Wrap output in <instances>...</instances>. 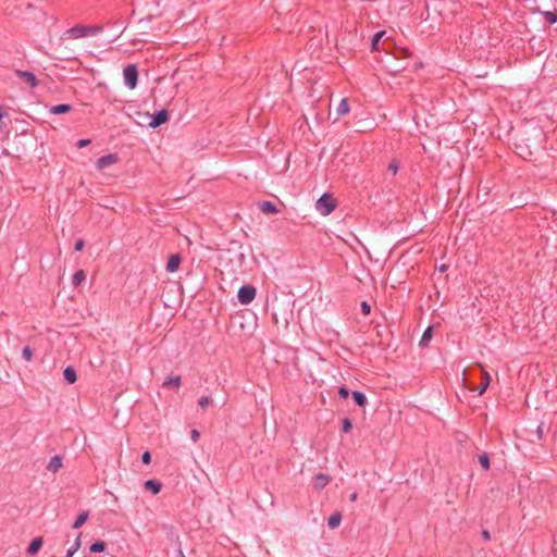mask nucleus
Wrapping results in <instances>:
<instances>
[{
    "label": "nucleus",
    "instance_id": "7",
    "mask_svg": "<svg viewBox=\"0 0 557 557\" xmlns=\"http://www.w3.org/2000/svg\"><path fill=\"white\" fill-rule=\"evenodd\" d=\"M385 30L376 32L371 38V51L386 50V47H391L389 38H386L382 42V38L385 36Z\"/></svg>",
    "mask_w": 557,
    "mask_h": 557
},
{
    "label": "nucleus",
    "instance_id": "33",
    "mask_svg": "<svg viewBox=\"0 0 557 557\" xmlns=\"http://www.w3.org/2000/svg\"><path fill=\"white\" fill-rule=\"evenodd\" d=\"M212 404V398L209 397V396H201L198 400V405L202 408V409H206L208 406H210Z\"/></svg>",
    "mask_w": 557,
    "mask_h": 557
},
{
    "label": "nucleus",
    "instance_id": "44",
    "mask_svg": "<svg viewBox=\"0 0 557 557\" xmlns=\"http://www.w3.org/2000/svg\"><path fill=\"white\" fill-rule=\"evenodd\" d=\"M7 115V112L4 111L3 107L0 106V120Z\"/></svg>",
    "mask_w": 557,
    "mask_h": 557
},
{
    "label": "nucleus",
    "instance_id": "37",
    "mask_svg": "<svg viewBox=\"0 0 557 557\" xmlns=\"http://www.w3.org/2000/svg\"><path fill=\"white\" fill-rule=\"evenodd\" d=\"M82 545V533L79 532L76 536L74 544L72 545L73 550L77 552Z\"/></svg>",
    "mask_w": 557,
    "mask_h": 557
},
{
    "label": "nucleus",
    "instance_id": "4",
    "mask_svg": "<svg viewBox=\"0 0 557 557\" xmlns=\"http://www.w3.org/2000/svg\"><path fill=\"white\" fill-rule=\"evenodd\" d=\"M337 206L336 199L329 193H324L315 203L317 210L323 214L329 215L334 211Z\"/></svg>",
    "mask_w": 557,
    "mask_h": 557
},
{
    "label": "nucleus",
    "instance_id": "39",
    "mask_svg": "<svg viewBox=\"0 0 557 557\" xmlns=\"http://www.w3.org/2000/svg\"><path fill=\"white\" fill-rule=\"evenodd\" d=\"M91 143L90 139L86 138V139H79L77 143H76V147L77 148H85L87 147L89 144Z\"/></svg>",
    "mask_w": 557,
    "mask_h": 557
},
{
    "label": "nucleus",
    "instance_id": "24",
    "mask_svg": "<svg viewBox=\"0 0 557 557\" xmlns=\"http://www.w3.org/2000/svg\"><path fill=\"white\" fill-rule=\"evenodd\" d=\"M89 517V511L85 510V511H82L75 519L74 523L72 524V528L73 529H79L81 527H83L87 519Z\"/></svg>",
    "mask_w": 557,
    "mask_h": 557
},
{
    "label": "nucleus",
    "instance_id": "5",
    "mask_svg": "<svg viewBox=\"0 0 557 557\" xmlns=\"http://www.w3.org/2000/svg\"><path fill=\"white\" fill-rule=\"evenodd\" d=\"M138 67L136 64H128L123 70L124 83L129 89H135L138 84Z\"/></svg>",
    "mask_w": 557,
    "mask_h": 557
},
{
    "label": "nucleus",
    "instance_id": "14",
    "mask_svg": "<svg viewBox=\"0 0 557 557\" xmlns=\"http://www.w3.org/2000/svg\"><path fill=\"white\" fill-rule=\"evenodd\" d=\"M62 465H63L62 456L55 455V456L50 458V461L47 465L46 469L48 471H51V472L55 473V472H58L62 468Z\"/></svg>",
    "mask_w": 557,
    "mask_h": 557
},
{
    "label": "nucleus",
    "instance_id": "40",
    "mask_svg": "<svg viewBox=\"0 0 557 557\" xmlns=\"http://www.w3.org/2000/svg\"><path fill=\"white\" fill-rule=\"evenodd\" d=\"M190 437H191L193 442L196 443L199 440V437H200V432L198 430H196V429H193L190 431Z\"/></svg>",
    "mask_w": 557,
    "mask_h": 557
},
{
    "label": "nucleus",
    "instance_id": "2",
    "mask_svg": "<svg viewBox=\"0 0 557 557\" xmlns=\"http://www.w3.org/2000/svg\"><path fill=\"white\" fill-rule=\"evenodd\" d=\"M293 318V310L289 304H277L273 306L272 321L277 327L287 329L289 320Z\"/></svg>",
    "mask_w": 557,
    "mask_h": 557
},
{
    "label": "nucleus",
    "instance_id": "13",
    "mask_svg": "<svg viewBox=\"0 0 557 557\" xmlns=\"http://www.w3.org/2000/svg\"><path fill=\"white\" fill-rule=\"evenodd\" d=\"M42 545H44L42 536H36L30 541V543L26 549V553L29 556H35L41 549Z\"/></svg>",
    "mask_w": 557,
    "mask_h": 557
},
{
    "label": "nucleus",
    "instance_id": "22",
    "mask_svg": "<svg viewBox=\"0 0 557 557\" xmlns=\"http://www.w3.org/2000/svg\"><path fill=\"white\" fill-rule=\"evenodd\" d=\"M341 521H342V513L339 511H336V512L332 513L330 516V518L327 519V527L332 530L336 529L341 524Z\"/></svg>",
    "mask_w": 557,
    "mask_h": 557
},
{
    "label": "nucleus",
    "instance_id": "32",
    "mask_svg": "<svg viewBox=\"0 0 557 557\" xmlns=\"http://www.w3.org/2000/svg\"><path fill=\"white\" fill-rule=\"evenodd\" d=\"M352 429V422L349 418H344L342 420V432L348 433Z\"/></svg>",
    "mask_w": 557,
    "mask_h": 557
},
{
    "label": "nucleus",
    "instance_id": "21",
    "mask_svg": "<svg viewBox=\"0 0 557 557\" xmlns=\"http://www.w3.org/2000/svg\"><path fill=\"white\" fill-rule=\"evenodd\" d=\"M351 396H352V399L355 401V404L361 408H364L366 405H367V396L364 395V393L360 392V391H354L351 393Z\"/></svg>",
    "mask_w": 557,
    "mask_h": 557
},
{
    "label": "nucleus",
    "instance_id": "27",
    "mask_svg": "<svg viewBox=\"0 0 557 557\" xmlns=\"http://www.w3.org/2000/svg\"><path fill=\"white\" fill-rule=\"evenodd\" d=\"M349 111H350V108L348 104V100L346 98L342 99V101L339 102V104L337 107V116H344V115L348 114Z\"/></svg>",
    "mask_w": 557,
    "mask_h": 557
},
{
    "label": "nucleus",
    "instance_id": "19",
    "mask_svg": "<svg viewBox=\"0 0 557 557\" xmlns=\"http://www.w3.org/2000/svg\"><path fill=\"white\" fill-rule=\"evenodd\" d=\"M63 377L67 384H74L77 380V374H76L75 368L72 366H67L63 370Z\"/></svg>",
    "mask_w": 557,
    "mask_h": 557
},
{
    "label": "nucleus",
    "instance_id": "42",
    "mask_svg": "<svg viewBox=\"0 0 557 557\" xmlns=\"http://www.w3.org/2000/svg\"><path fill=\"white\" fill-rule=\"evenodd\" d=\"M482 537L485 540V541H490L491 540V533L488 530H482Z\"/></svg>",
    "mask_w": 557,
    "mask_h": 557
},
{
    "label": "nucleus",
    "instance_id": "46",
    "mask_svg": "<svg viewBox=\"0 0 557 557\" xmlns=\"http://www.w3.org/2000/svg\"><path fill=\"white\" fill-rule=\"evenodd\" d=\"M447 268H448V265H446V264H442V265L440 267V271H441V272H444V271H446V270H447Z\"/></svg>",
    "mask_w": 557,
    "mask_h": 557
},
{
    "label": "nucleus",
    "instance_id": "31",
    "mask_svg": "<svg viewBox=\"0 0 557 557\" xmlns=\"http://www.w3.org/2000/svg\"><path fill=\"white\" fill-rule=\"evenodd\" d=\"M33 355H34V350L33 348H30L29 346H25L23 349H22V356L23 358L29 362L32 361L33 359Z\"/></svg>",
    "mask_w": 557,
    "mask_h": 557
},
{
    "label": "nucleus",
    "instance_id": "34",
    "mask_svg": "<svg viewBox=\"0 0 557 557\" xmlns=\"http://www.w3.org/2000/svg\"><path fill=\"white\" fill-rule=\"evenodd\" d=\"M360 308L363 315H369L371 313V305L369 302L362 301Z\"/></svg>",
    "mask_w": 557,
    "mask_h": 557
},
{
    "label": "nucleus",
    "instance_id": "1",
    "mask_svg": "<svg viewBox=\"0 0 557 557\" xmlns=\"http://www.w3.org/2000/svg\"><path fill=\"white\" fill-rule=\"evenodd\" d=\"M543 138V131L540 127L522 131L517 139L516 148L519 154L527 159L532 154V148H537Z\"/></svg>",
    "mask_w": 557,
    "mask_h": 557
},
{
    "label": "nucleus",
    "instance_id": "16",
    "mask_svg": "<svg viewBox=\"0 0 557 557\" xmlns=\"http://www.w3.org/2000/svg\"><path fill=\"white\" fill-rule=\"evenodd\" d=\"M182 377L181 375H170L165 379L162 386L164 388H175L178 389L181 386Z\"/></svg>",
    "mask_w": 557,
    "mask_h": 557
},
{
    "label": "nucleus",
    "instance_id": "25",
    "mask_svg": "<svg viewBox=\"0 0 557 557\" xmlns=\"http://www.w3.org/2000/svg\"><path fill=\"white\" fill-rule=\"evenodd\" d=\"M106 548H107V543L102 540H98L89 546V553H91V554L103 553L106 550Z\"/></svg>",
    "mask_w": 557,
    "mask_h": 557
},
{
    "label": "nucleus",
    "instance_id": "43",
    "mask_svg": "<svg viewBox=\"0 0 557 557\" xmlns=\"http://www.w3.org/2000/svg\"><path fill=\"white\" fill-rule=\"evenodd\" d=\"M75 553L76 552L73 550V548L71 547V548L67 549L65 557H73Z\"/></svg>",
    "mask_w": 557,
    "mask_h": 557
},
{
    "label": "nucleus",
    "instance_id": "9",
    "mask_svg": "<svg viewBox=\"0 0 557 557\" xmlns=\"http://www.w3.org/2000/svg\"><path fill=\"white\" fill-rule=\"evenodd\" d=\"M15 74L18 78H21L25 84L29 87L34 88L39 85V81L33 72L15 70Z\"/></svg>",
    "mask_w": 557,
    "mask_h": 557
},
{
    "label": "nucleus",
    "instance_id": "41",
    "mask_svg": "<svg viewBox=\"0 0 557 557\" xmlns=\"http://www.w3.org/2000/svg\"><path fill=\"white\" fill-rule=\"evenodd\" d=\"M536 437L539 441L543 438V424H540L536 429Z\"/></svg>",
    "mask_w": 557,
    "mask_h": 557
},
{
    "label": "nucleus",
    "instance_id": "29",
    "mask_svg": "<svg viewBox=\"0 0 557 557\" xmlns=\"http://www.w3.org/2000/svg\"><path fill=\"white\" fill-rule=\"evenodd\" d=\"M479 462L483 469L488 470L491 467L490 457L486 453H483L479 456Z\"/></svg>",
    "mask_w": 557,
    "mask_h": 557
},
{
    "label": "nucleus",
    "instance_id": "17",
    "mask_svg": "<svg viewBox=\"0 0 557 557\" xmlns=\"http://www.w3.org/2000/svg\"><path fill=\"white\" fill-rule=\"evenodd\" d=\"M491 381H492V377H491L490 373L486 371H483L482 372V381L476 388L478 395L481 396L486 392V389L488 388V386L491 384Z\"/></svg>",
    "mask_w": 557,
    "mask_h": 557
},
{
    "label": "nucleus",
    "instance_id": "38",
    "mask_svg": "<svg viewBox=\"0 0 557 557\" xmlns=\"http://www.w3.org/2000/svg\"><path fill=\"white\" fill-rule=\"evenodd\" d=\"M85 247V240L83 238H78L74 245L75 251H82Z\"/></svg>",
    "mask_w": 557,
    "mask_h": 557
},
{
    "label": "nucleus",
    "instance_id": "26",
    "mask_svg": "<svg viewBox=\"0 0 557 557\" xmlns=\"http://www.w3.org/2000/svg\"><path fill=\"white\" fill-rule=\"evenodd\" d=\"M86 280V273L84 270H77L72 276L73 286H79Z\"/></svg>",
    "mask_w": 557,
    "mask_h": 557
},
{
    "label": "nucleus",
    "instance_id": "10",
    "mask_svg": "<svg viewBox=\"0 0 557 557\" xmlns=\"http://www.w3.org/2000/svg\"><path fill=\"white\" fill-rule=\"evenodd\" d=\"M119 161V156L116 153H108L106 156L100 157L96 162V168L99 171H102L107 166L116 163Z\"/></svg>",
    "mask_w": 557,
    "mask_h": 557
},
{
    "label": "nucleus",
    "instance_id": "15",
    "mask_svg": "<svg viewBox=\"0 0 557 557\" xmlns=\"http://www.w3.org/2000/svg\"><path fill=\"white\" fill-rule=\"evenodd\" d=\"M144 487H145V490L151 492L153 495H157L162 490V483L158 480L150 479V480L145 481Z\"/></svg>",
    "mask_w": 557,
    "mask_h": 557
},
{
    "label": "nucleus",
    "instance_id": "30",
    "mask_svg": "<svg viewBox=\"0 0 557 557\" xmlns=\"http://www.w3.org/2000/svg\"><path fill=\"white\" fill-rule=\"evenodd\" d=\"M399 170V161L397 159H393L388 166L387 171L392 173V175H396Z\"/></svg>",
    "mask_w": 557,
    "mask_h": 557
},
{
    "label": "nucleus",
    "instance_id": "28",
    "mask_svg": "<svg viewBox=\"0 0 557 557\" xmlns=\"http://www.w3.org/2000/svg\"><path fill=\"white\" fill-rule=\"evenodd\" d=\"M543 16H544L545 22H547L550 25L555 24L557 22V13L556 12L545 11V12H543Z\"/></svg>",
    "mask_w": 557,
    "mask_h": 557
},
{
    "label": "nucleus",
    "instance_id": "12",
    "mask_svg": "<svg viewBox=\"0 0 557 557\" xmlns=\"http://www.w3.org/2000/svg\"><path fill=\"white\" fill-rule=\"evenodd\" d=\"M331 481V476L329 474H325V473H318L314 478H313V487L317 490V491H321L323 490Z\"/></svg>",
    "mask_w": 557,
    "mask_h": 557
},
{
    "label": "nucleus",
    "instance_id": "35",
    "mask_svg": "<svg viewBox=\"0 0 557 557\" xmlns=\"http://www.w3.org/2000/svg\"><path fill=\"white\" fill-rule=\"evenodd\" d=\"M140 460L144 465H149L151 462V454L149 450H146L141 454Z\"/></svg>",
    "mask_w": 557,
    "mask_h": 557
},
{
    "label": "nucleus",
    "instance_id": "6",
    "mask_svg": "<svg viewBox=\"0 0 557 557\" xmlns=\"http://www.w3.org/2000/svg\"><path fill=\"white\" fill-rule=\"evenodd\" d=\"M257 289L253 285H243L237 292V299L242 305H249L256 297Z\"/></svg>",
    "mask_w": 557,
    "mask_h": 557
},
{
    "label": "nucleus",
    "instance_id": "36",
    "mask_svg": "<svg viewBox=\"0 0 557 557\" xmlns=\"http://www.w3.org/2000/svg\"><path fill=\"white\" fill-rule=\"evenodd\" d=\"M338 396L343 399L348 398L349 389L346 386L338 387Z\"/></svg>",
    "mask_w": 557,
    "mask_h": 557
},
{
    "label": "nucleus",
    "instance_id": "8",
    "mask_svg": "<svg viewBox=\"0 0 557 557\" xmlns=\"http://www.w3.org/2000/svg\"><path fill=\"white\" fill-rule=\"evenodd\" d=\"M170 120V113L166 109H161L156 111L151 115V121L149 122V127L157 128L163 124H165Z\"/></svg>",
    "mask_w": 557,
    "mask_h": 557
},
{
    "label": "nucleus",
    "instance_id": "20",
    "mask_svg": "<svg viewBox=\"0 0 557 557\" xmlns=\"http://www.w3.org/2000/svg\"><path fill=\"white\" fill-rule=\"evenodd\" d=\"M73 110V107L69 103H60L52 106L49 111L52 114L59 115V114H65Z\"/></svg>",
    "mask_w": 557,
    "mask_h": 557
},
{
    "label": "nucleus",
    "instance_id": "18",
    "mask_svg": "<svg viewBox=\"0 0 557 557\" xmlns=\"http://www.w3.org/2000/svg\"><path fill=\"white\" fill-rule=\"evenodd\" d=\"M259 209L265 214L278 213V208L272 201L265 200L259 203Z\"/></svg>",
    "mask_w": 557,
    "mask_h": 557
},
{
    "label": "nucleus",
    "instance_id": "3",
    "mask_svg": "<svg viewBox=\"0 0 557 557\" xmlns=\"http://www.w3.org/2000/svg\"><path fill=\"white\" fill-rule=\"evenodd\" d=\"M102 30V26L100 25H91V26H85L77 24L71 28H69L65 34L69 35L72 38H83L91 35H96Z\"/></svg>",
    "mask_w": 557,
    "mask_h": 557
},
{
    "label": "nucleus",
    "instance_id": "45",
    "mask_svg": "<svg viewBox=\"0 0 557 557\" xmlns=\"http://www.w3.org/2000/svg\"><path fill=\"white\" fill-rule=\"evenodd\" d=\"M357 497H358V494L357 493H352L349 498H350L351 502H355L357 499Z\"/></svg>",
    "mask_w": 557,
    "mask_h": 557
},
{
    "label": "nucleus",
    "instance_id": "11",
    "mask_svg": "<svg viewBox=\"0 0 557 557\" xmlns=\"http://www.w3.org/2000/svg\"><path fill=\"white\" fill-rule=\"evenodd\" d=\"M182 256L180 253H172L166 262L165 270L168 272H175L182 263Z\"/></svg>",
    "mask_w": 557,
    "mask_h": 557
},
{
    "label": "nucleus",
    "instance_id": "23",
    "mask_svg": "<svg viewBox=\"0 0 557 557\" xmlns=\"http://www.w3.org/2000/svg\"><path fill=\"white\" fill-rule=\"evenodd\" d=\"M433 337V329L432 326H428L423 332L419 345L421 347H426Z\"/></svg>",
    "mask_w": 557,
    "mask_h": 557
},
{
    "label": "nucleus",
    "instance_id": "47",
    "mask_svg": "<svg viewBox=\"0 0 557 557\" xmlns=\"http://www.w3.org/2000/svg\"><path fill=\"white\" fill-rule=\"evenodd\" d=\"M177 557H185V555L181 548H178V550H177Z\"/></svg>",
    "mask_w": 557,
    "mask_h": 557
}]
</instances>
